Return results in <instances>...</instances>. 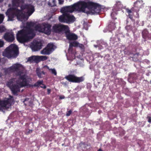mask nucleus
<instances>
[{"instance_id":"f257e3e1","label":"nucleus","mask_w":151,"mask_h":151,"mask_svg":"<svg viewBox=\"0 0 151 151\" xmlns=\"http://www.w3.org/2000/svg\"><path fill=\"white\" fill-rule=\"evenodd\" d=\"M74 11L80 12L78 2L70 6L62 8L61 12L63 14L59 17V21L61 23H67L73 22L75 21V18L73 15H70L68 13H71Z\"/></svg>"},{"instance_id":"f03ea898","label":"nucleus","mask_w":151,"mask_h":151,"mask_svg":"<svg viewBox=\"0 0 151 151\" xmlns=\"http://www.w3.org/2000/svg\"><path fill=\"white\" fill-rule=\"evenodd\" d=\"M80 12H84L87 8L94 14H99L101 10V6L99 4L91 1L86 2L80 1L78 2Z\"/></svg>"},{"instance_id":"7ed1b4c3","label":"nucleus","mask_w":151,"mask_h":151,"mask_svg":"<svg viewBox=\"0 0 151 151\" xmlns=\"http://www.w3.org/2000/svg\"><path fill=\"white\" fill-rule=\"evenodd\" d=\"M19 54L18 47L14 45H11L7 47L3 53V55L8 58H15Z\"/></svg>"},{"instance_id":"20e7f679","label":"nucleus","mask_w":151,"mask_h":151,"mask_svg":"<svg viewBox=\"0 0 151 151\" xmlns=\"http://www.w3.org/2000/svg\"><path fill=\"white\" fill-rule=\"evenodd\" d=\"M31 34L23 29L19 31L17 34V39L18 41L22 43H24L30 41L33 38L35 35H32L28 36V35Z\"/></svg>"},{"instance_id":"39448f33","label":"nucleus","mask_w":151,"mask_h":151,"mask_svg":"<svg viewBox=\"0 0 151 151\" xmlns=\"http://www.w3.org/2000/svg\"><path fill=\"white\" fill-rule=\"evenodd\" d=\"M68 26L61 24H54L52 27V32L57 33L60 34L64 32L65 33Z\"/></svg>"},{"instance_id":"423d86ee","label":"nucleus","mask_w":151,"mask_h":151,"mask_svg":"<svg viewBox=\"0 0 151 151\" xmlns=\"http://www.w3.org/2000/svg\"><path fill=\"white\" fill-rule=\"evenodd\" d=\"M65 78L69 82L79 83L83 81L85 78L84 77H78L74 74H69L65 77Z\"/></svg>"},{"instance_id":"0eeeda50","label":"nucleus","mask_w":151,"mask_h":151,"mask_svg":"<svg viewBox=\"0 0 151 151\" xmlns=\"http://www.w3.org/2000/svg\"><path fill=\"white\" fill-rule=\"evenodd\" d=\"M14 99L13 96H9V98L6 100H0V109L4 108H8L9 106H11L12 104H14Z\"/></svg>"},{"instance_id":"6e6552de","label":"nucleus","mask_w":151,"mask_h":151,"mask_svg":"<svg viewBox=\"0 0 151 151\" xmlns=\"http://www.w3.org/2000/svg\"><path fill=\"white\" fill-rule=\"evenodd\" d=\"M9 87L12 91V93L14 96H17L18 93L20 92V89L24 87L27 86V87H33L35 86H7Z\"/></svg>"},{"instance_id":"1a4fd4ad","label":"nucleus","mask_w":151,"mask_h":151,"mask_svg":"<svg viewBox=\"0 0 151 151\" xmlns=\"http://www.w3.org/2000/svg\"><path fill=\"white\" fill-rule=\"evenodd\" d=\"M20 9V10L17 9L15 11V14L17 19L21 21H22L25 19H28L29 16H28L27 13L25 14V12L23 13L24 10L22 9V8Z\"/></svg>"},{"instance_id":"9d476101","label":"nucleus","mask_w":151,"mask_h":151,"mask_svg":"<svg viewBox=\"0 0 151 151\" xmlns=\"http://www.w3.org/2000/svg\"><path fill=\"white\" fill-rule=\"evenodd\" d=\"M20 7V8H22V9L24 10L26 9L27 11L26 13L29 16H30L35 11L34 6L31 4H27L22 5Z\"/></svg>"},{"instance_id":"9b49d317","label":"nucleus","mask_w":151,"mask_h":151,"mask_svg":"<svg viewBox=\"0 0 151 151\" xmlns=\"http://www.w3.org/2000/svg\"><path fill=\"white\" fill-rule=\"evenodd\" d=\"M54 45L52 43H48L47 46L41 51L43 55H49L54 50Z\"/></svg>"},{"instance_id":"f8f14e48","label":"nucleus","mask_w":151,"mask_h":151,"mask_svg":"<svg viewBox=\"0 0 151 151\" xmlns=\"http://www.w3.org/2000/svg\"><path fill=\"white\" fill-rule=\"evenodd\" d=\"M134 50L130 51L125 50L124 51V53L125 55H129L130 57L132 58L133 61H136L138 60V57L139 55V53L136 52V49H135Z\"/></svg>"},{"instance_id":"ddd939ff","label":"nucleus","mask_w":151,"mask_h":151,"mask_svg":"<svg viewBox=\"0 0 151 151\" xmlns=\"http://www.w3.org/2000/svg\"><path fill=\"white\" fill-rule=\"evenodd\" d=\"M65 34L66 38L69 40H76L78 38L77 35L74 33L70 32L69 27L65 32Z\"/></svg>"},{"instance_id":"4468645a","label":"nucleus","mask_w":151,"mask_h":151,"mask_svg":"<svg viewBox=\"0 0 151 151\" xmlns=\"http://www.w3.org/2000/svg\"><path fill=\"white\" fill-rule=\"evenodd\" d=\"M35 24L34 22H27L26 24V29L23 30L31 34V35H34L35 36V34L34 32V30L31 28V27H34Z\"/></svg>"},{"instance_id":"2eb2a0df","label":"nucleus","mask_w":151,"mask_h":151,"mask_svg":"<svg viewBox=\"0 0 151 151\" xmlns=\"http://www.w3.org/2000/svg\"><path fill=\"white\" fill-rule=\"evenodd\" d=\"M42 43L40 42L34 40L31 46L32 50L34 51H37L42 48Z\"/></svg>"},{"instance_id":"dca6fc26","label":"nucleus","mask_w":151,"mask_h":151,"mask_svg":"<svg viewBox=\"0 0 151 151\" xmlns=\"http://www.w3.org/2000/svg\"><path fill=\"white\" fill-rule=\"evenodd\" d=\"M3 38L8 42H12L14 40V33L12 32H6L3 36Z\"/></svg>"},{"instance_id":"f3484780","label":"nucleus","mask_w":151,"mask_h":151,"mask_svg":"<svg viewBox=\"0 0 151 151\" xmlns=\"http://www.w3.org/2000/svg\"><path fill=\"white\" fill-rule=\"evenodd\" d=\"M51 25L50 24H46L44 25V27L43 29L42 32L44 33L45 34L49 35L50 34L51 32Z\"/></svg>"},{"instance_id":"a211bd4d","label":"nucleus","mask_w":151,"mask_h":151,"mask_svg":"<svg viewBox=\"0 0 151 151\" xmlns=\"http://www.w3.org/2000/svg\"><path fill=\"white\" fill-rule=\"evenodd\" d=\"M137 75L135 73H130L129 74L128 79V81L130 83H134L137 78Z\"/></svg>"},{"instance_id":"6ab92c4d","label":"nucleus","mask_w":151,"mask_h":151,"mask_svg":"<svg viewBox=\"0 0 151 151\" xmlns=\"http://www.w3.org/2000/svg\"><path fill=\"white\" fill-rule=\"evenodd\" d=\"M20 64H15L10 67L9 68V70L12 72H17L19 70Z\"/></svg>"},{"instance_id":"aec40b11","label":"nucleus","mask_w":151,"mask_h":151,"mask_svg":"<svg viewBox=\"0 0 151 151\" xmlns=\"http://www.w3.org/2000/svg\"><path fill=\"white\" fill-rule=\"evenodd\" d=\"M28 61H30L31 62H34L36 63L39 62L38 56H32L29 57L27 59Z\"/></svg>"},{"instance_id":"412c9836","label":"nucleus","mask_w":151,"mask_h":151,"mask_svg":"<svg viewBox=\"0 0 151 151\" xmlns=\"http://www.w3.org/2000/svg\"><path fill=\"white\" fill-rule=\"evenodd\" d=\"M108 27L109 31H112L114 30L116 28L115 23L114 21L109 22Z\"/></svg>"},{"instance_id":"4be33fe9","label":"nucleus","mask_w":151,"mask_h":151,"mask_svg":"<svg viewBox=\"0 0 151 151\" xmlns=\"http://www.w3.org/2000/svg\"><path fill=\"white\" fill-rule=\"evenodd\" d=\"M24 3L23 0H12L13 5L16 6H19L20 4Z\"/></svg>"},{"instance_id":"5701e85b","label":"nucleus","mask_w":151,"mask_h":151,"mask_svg":"<svg viewBox=\"0 0 151 151\" xmlns=\"http://www.w3.org/2000/svg\"><path fill=\"white\" fill-rule=\"evenodd\" d=\"M36 72L38 77L41 78L43 77V75H45V73L43 71H41L40 69L37 68L36 70Z\"/></svg>"},{"instance_id":"b1692460","label":"nucleus","mask_w":151,"mask_h":151,"mask_svg":"<svg viewBox=\"0 0 151 151\" xmlns=\"http://www.w3.org/2000/svg\"><path fill=\"white\" fill-rule=\"evenodd\" d=\"M6 15L8 16V20L10 21H13L14 18V15L12 13H10L7 10L6 13Z\"/></svg>"},{"instance_id":"393cba45","label":"nucleus","mask_w":151,"mask_h":151,"mask_svg":"<svg viewBox=\"0 0 151 151\" xmlns=\"http://www.w3.org/2000/svg\"><path fill=\"white\" fill-rule=\"evenodd\" d=\"M123 7L122 4L120 1L116 2V4H115V8L118 11L122 10Z\"/></svg>"},{"instance_id":"a878e982","label":"nucleus","mask_w":151,"mask_h":151,"mask_svg":"<svg viewBox=\"0 0 151 151\" xmlns=\"http://www.w3.org/2000/svg\"><path fill=\"white\" fill-rule=\"evenodd\" d=\"M139 9H140L139 8V6H137L134 5V7H132L131 8V10L132 11L136 12L137 15V17L138 18H139V14L138 13V12L139 11Z\"/></svg>"},{"instance_id":"bb28decb","label":"nucleus","mask_w":151,"mask_h":151,"mask_svg":"<svg viewBox=\"0 0 151 151\" xmlns=\"http://www.w3.org/2000/svg\"><path fill=\"white\" fill-rule=\"evenodd\" d=\"M35 29L36 31H38L40 32H42L43 31V29L39 24L35 25Z\"/></svg>"},{"instance_id":"cd10ccee","label":"nucleus","mask_w":151,"mask_h":151,"mask_svg":"<svg viewBox=\"0 0 151 151\" xmlns=\"http://www.w3.org/2000/svg\"><path fill=\"white\" fill-rule=\"evenodd\" d=\"M39 62L40 61H44L47 59V57L46 56H38Z\"/></svg>"},{"instance_id":"c85d7f7f","label":"nucleus","mask_w":151,"mask_h":151,"mask_svg":"<svg viewBox=\"0 0 151 151\" xmlns=\"http://www.w3.org/2000/svg\"><path fill=\"white\" fill-rule=\"evenodd\" d=\"M44 67H46L49 70H51L52 73L53 74H54L55 75H57V72L54 69H49V67L47 66V65H45V66Z\"/></svg>"},{"instance_id":"c756f323","label":"nucleus","mask_w":151,"mask_h":151,"mask_svg":"<svg viewBox=\"0 0 151 151\" xmlns=\"http://www.w3.org/2000/svg\"><path fill=\"white\" fill-rule=\"evenodd\" d=\"M117 13L116 12L114 11L112 12L111 14V16L112 18L113 19H116V16L117 15Z\"/></svg>"},{"instance_id":"7c9ffc66","label":"nucleus","mask_w":151,"mask_h":151,"mask_svg":"<svg viewBox=\"0 0 151 151\" xmlns=\"http://www.w3.org/2000/svg\"><path fill=\"white\" fill-rule=\"evenodd\" d=\"M70 46H72L73 47H77L78 46L79 43L76 41L70 43Z\"/></svg>"},{"instance_id":"2f4dec72","label":"nucleus","mask_w":151,"mask_h":151,"mask_svg":"<svg viewBox=\"0 0 151 151\" xmlns=\"http://www.w3.org/2000/svg\"><path fill=\"white\" fill-rule=\"evenodd\" d=\"M22 82L19 85H30L27 83V79L22 80Z\"/></svg>"},{"instance_id":"473e14b6","label":"nucleus","mask_w":151,"mask_h":151,"mask_svg":"<svg viewBox=\"0 0 151 151\" xmlns=\"http://www.w3.org/2000/svg\"><path fill=\"white\" fill-rule=\"evenodd\" d=\"M141 3L140 2V1H137L136 2L134 3V6H139V8H140L141 6Z\"/></svg>"},{"instance_id":"72a5a7b5","label":"nucleus","mask_w":151,"mask_h":151,"mask_svg":"<svg viewBox=\"0 0 151 151\" xmlns=\"http://www.w3.org/2000/svg\"><path fill=\"white\" fill-rule=\"evenodd\" d=\"M14 81V78L10 80L6 85H16L15 84H13V82Z\"/></svg>"},{"instance_id":"f704fd0d","label":"nucleus","mask_w":151,"mask_h":151,"mask_svg":"<svg viewBox=\"0 0 151 151\" xmlns=\"http://www.w3.org/2000/svg\"><path fill=\"white\" fill-rule=\"evenodd\" d=\"M52 3H49V4L51 6H56V1L55 0H52Z\"/></svg>"},{"instance_id":"c9c22d12","label":"nucleus","mask_w":151,"mask_h":151,"mask_svg":"<svg viewBox=\"0 0 151 151\" xmlns=\"http://www.w3.org/2000/svg\"><path fill=\"white\" fill-rule=\"evenodd\" d=\"M5 28L3 26H0V33H2L6 31Z\"/></svg>"},{"instance_id":"e433bc0d","label":"nucleus","mask_w":151,"mask_h":151,"mask_svg":"<svg viewBox=\"0 0 151 151\" xmlns=\"http://www.w3.org/2000/svg\"><path fill=\"white\" fill-rule=\"evenodd\" d=\"M43 81L39 80L35 84H34V85H44L43 84Z\"/></svg>"},{"instance_id":"4c0bfd02","label":"nucleus","mask_w":151,"mask_h":151,"mask_svg":"<svg viewBox=\"0 0 151 151\" xmlns=\"http://www.w3.org/2000/svg\"><path fill=\"white\" fill-rule=\"evenodd\" d=\"M4 16L3 14H0V24H1L3 22L4 18Z\"/></svg>"},{"instance_id":"58836bf2","label":"nucleus","mask_w":151,"mask_h":151,"mask_svg":"<svg viewBox=\"0 0 151 151\" xmlns=\"http://www.w3.org/2000/svg\"><path fill=\"white\" fill-rule=\"evenodd\" d=\"M147 32L146 30H143L142 32V34L143 37L144 36H146L147 34Z\"/></svg>"},{"instance_id":"ea45409f","label":"nucleus","mask_w":151,"mask_h":151,"mask_svg":"<svg viewBox=\"0 0 151 151\" xmlns=\"http://www.w3.org/2000/svg\"><path fill=\"white\" fill-rule=\"evenodd\" d=\"M72 111L71 110H70L67 111L66 112V115L67 116H69L71 114Z\"/></svg>"},{"instance_id":"a19ab883","label":"nucleus","mask_w":151,"mask_h":151,"mask_svg":"<svg viewBox=\"0 0 151 151\" xmlns=\"http://www.w3.org/2000/svg\"><path fill=\"white\" fill-rule=\"evenodd\" d=\"M126 9V12L128 13V14L133 13L132 12V11L131 10V9Z\"/></svg>"},{"instance_id":"79ce46f5","label":"nucleus","mask_w":151,"mask_h":151,"mask_svg":"<svg viewBox=\"0 0 151 151\" xmlns=\"http://www.w3.org/2000/svg\"><path fill=\"white\" fill-rule=\"evenodd\" d=\"M20 78L21 80H24V79H26V78L25 75H22L20 76Z\"/></svg>"},{"instance_id":"37998d69","label":"nucleus","mask_w":151,"mask_h":151,"mask_svg":"<svg viewBox=\"0 0 151 151\" xmlns=\"http://www.w3.org/2000/svg\"><path fill=\"white\" fill-rule=\"evenodd\" d=\"M4 45V42L0 40V47H2Z\"/></svg>"},{"instance_id":"c03bdc74","label":"nucleus","mask_w":151,"mask_h":151,"mask_svg":"<svg viewBox=\"0 0 151 151\" xmlns=\"http://www.w3.org/2000/svg\"><path fill=\"white\" fill-rule=\"evenodd\" d=\"M59 1V4H63L64 0H58Z\"/></svg>"},{"instance_id":"a18cd8bd","label":"nucleus","mask_w":151,"mask_h":151,"mask_svg":"<svg viewBox=\"0 0 151 151\" xmlns=\"http://www.w3.org/2000/svg\"><path fill=\"white\" fill-rule=\"evenodd\" d=\"M133 13L128 14V17L129 18L131 19H132L133 18Z\"/></svg>"},{"instance_id":"49530a36","label":"nucleus","mask_w":151,"mask_h":151,"mask_svg":"<svg viewBox=\"0 0 151 151\" xmlns=\"http://www.w3.org/2000/svg\"><path fill=\"white\" fill-rule=\"evenodd\" d=\"M147 118L148 119V122L150 123H151V117L148 116L147 117Z\"/></svg>"},{"instance_id":"de8ad7c7","label":"nucleus","mask_w":151,"mask_h":151,"mask_svg":"<svg viewBox=\"0 0 151 151\" xmlns=\"http://www.w3.org/2000/svg\"><path fill=\"white\" fill-rule=\"evenodd\" d=\"M73 46H70V45H69V48L68 49V51H71V52L72 50H73Z\"/></svg>"},{"instance_id":"09e8293b","label":"nucleus","mask_w":151,"mask_h":151,"mask_svg":"<svg viewBox=\"0 0 151 151\" xmlns=\"http://www.w3.org/2000/svg\"><path fill=\"white\" fill-rule=\"evenodd\" d=\"M51 92V90L50 89H47V94H49Z\"/></svg>"},{"instance_id":"8fccbe9b","label":"nucleus","mask_w":151,"mask_h":151,"mask_svg":"<svg viewBox=\"0 0 151 151\" xmlns=\"http://www.w3.org/2000/svg\"><path fill=\"white\" fill-rule=\"evenodd\" d=\"M32 130H29V131L28 132V133H32Z\"/></svg>"},{"instance_id":"3c124183","label":"nucleus","mask_w":151,"mask_h":151,"mask_svg":"<svg viewBox=\"0 0 151 151\" xmlns=\"http://www.w3.org/2000/svg\"><path fill=\"white\" fill-rule=\"evenodd\" d=\"M42 88H43L44 89L46 88V86H40Z\"/></svg>"},{"instance_id":"603ef678","label":"nucleus","mask_w":151,"mask_h":151,"mask_svg":"<svg viewBox=\"0 0 151 151\" xmlns=\"http://www.w3.org/2000/svg\"><path fill=\"white\" fill-rule=\"evenodd\" d=\"M29 100V99L28 98V99H26L24 100V101L23 102H24V101H27V100Z\"/></svg>"},{"instance_id":"864d4df0","label":"nucleus","mask_w":151,"mask_h":151,"mask_svg":"<svg viewBox=\"0 0 151 151\" xmlns=\"http://www.w3.org/2000/svg\"><path fill=\"white\" fill-rule=\"evenodd\" d=\"M64 98V96H63V97H60V98L61 99H63Z\"/></svg>"},{"instance_id":"5fc2aeb1","label":"nucleus","mask_w":151,"mask_h":151,"mask_svg":"<svg viewBox=\"0 0 151 151\" xmlns=\"http://www.w3.org/2000/svg\"><path fill=\"white\" fill-rule=\"evenodd\" d=\"M97 151H103L101 149H99Z\"/></svg>"},{"instance_id":"6e6d98bb","label":"nucleus","mask_w":151,"mask_h":151,"mask_svg":"<svg viewBox=\"0 0 151 151\" xmlns=\"http://www.w3.org/2000/svg\"><path fill=\"white\" fill-rule=\"evenodd\" d=\"M21 73V72H19L18 73V74L19 75H20V74Z\"/></svg>"},{"instance_id":"4d7b16f0","label":"nucleus","mask_w":151,"mask_h":151,"mask_svg":"<svg viewBox=\"0 0 151 151\" xmlns=\"http://www.w3.org/2000/svg\"><path fill=\"white\" fill-rule=\"evenodd\" d=\"M123 85L124 84H126V83L124 82V81H123Z\"/></svg>"},{"instance_id":"13d9d810","label":"nucleus","mask_w":151,"mask_h":151,"mask_svg":"<svg viewBox=\"0 0 151 151\" xmlns=\"http://www.w3.org/2000/svg\"><path fill=\"white\" fill-rule=\"evenodd\" d=\"M23 89H22V90L21 91H22V92L23 91Z\"/></svg>"},{"instance_id":"bf43d9fd","label":"nucleus","mask_w":151,"mask_h":151,"mask_svg":"<svg viewBox=\"0 0 151 151\" xmlns=\"http://www.w3.org/2000/svg\"><path fill=\"white\" fill-rule=\"evenodd\" d=\"M150 84H151V80H150Z\"/></svg>"},{"instance_id":"052dcab7","label":"nucleus","mask_w":151,"mask_h":151,"mask_svg":"<svg viewBox=\"0 0 151 151\" xmlns=\"http://www.w3.org/2000/svg\"><path fill=\"white\" fill-rule=\"evenodd\" d=\"M127 22H128L127 20Z\"/></svg>"}]
</instances>
